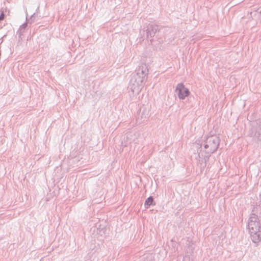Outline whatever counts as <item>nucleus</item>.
<instances>
[{
    "label": "nucleus",
    "mask_w": 261,
    "mask_h": 261,
    "mask_svg": "<svg viewBox=\"0 0 261 261\" xmlns=\"http://www.w3.org/2000/svg\"><path fill=\"white\" fill-rule=\"evenodd\" d=\"M220 140L219 138L216 135H212L208 136L204 141L203 143V147H202V145L196 143L195 145V147L197 149L200 148V152H201V156L203 159L201 160L203 162L201 163L203 168L206 166V162L208 161L209 158L211 155L215 152L218 149Z\"/></svg>",
    "instance_id": "nucleus-1"
},
{
    "label": "nucleus",
    "mask_w": 261,
    "mask_h": 261,
    "mask_svg": "<svg viewBox=\"0 0 261 261\" xmlns=\"http://www.w3.org/2000/svg\"><path fill=\"white\" fill-rule=\"evenodd\" d=\"M148 74L146 64H142L133 73L128 88L133 94H138L141 90L147 81Z\"/></svg>",
    "instance_id": "nucleus-2"
},
{
    "label": "nucleus",
    "mask_w": 261,
    "mask_h": 261,
    "mask_svg": "<svg viewBox=\"0 0 261 261\" xmlns=\"http://www.w3.org/2000/svg\"><path fill=\"white\" fill-rule=\"evenodd\" d=\"M248 228L252 242L258 243L261 241V230L258 217L252 213L249 218Z\"/></svg>",
    "instance_id": "nucleus-3"
},
{
    "label": "nucleus",
    "mask_w": 261,
    "mask_h": 261,
    "mask_svg": "<svg viewBox=\"0 0 261 261\" xmlns=\"http://www.w3.org/2000/svg\"><path fill=\"white\" fill-rule=\"evenodd\" d=\"M175 91L178 98L182 100L185 99L186 97L188 96L190 94L189 89L182 83L177 85Z\"/></svg>",
    "instance_id": "nucleus-4"
},
{
    "label": "nucleus",
    "mask_w": 261,
    "mask_h": 261,
    "mask_svg": "<svg viewBox=\"0 0 261 261\" xmlns=\"http://www.w3.org/2000/svg\"><path fill=\"white\" fill-rule=\"evenodd\" d=\"M158 30L159 27L155 24L149 23L147 25L145 31L146 37L150 40L151 43H152V38L154 36L155 33Z\"/></svg>",
    "instance_id": "nucleus-5"
},
{
    "label": "nucleus",
    "mask_w": 261,
    "mask_h": 261,
    "mask_svg": "<svg viewBox=\"0 0 261 261\" xmlns=\"http://www.w3.org/2000/svg\"><path fill=\"white\" fill-rule=\"evenodd\" d=\"M139 116L142 121L147 120L149 117V110L146 107H142L140 108Z\"/></svg>",
    "instance_id": "nucleus-6"
},
{
    "label": "nucleus",
    "mask_w": 261,
    "mask_h": 261,
    "mask_svg": "<svg viewBox=\"0 0 261 261\" xmlns=\"http://www.w3.org/2000/svg\"><path fill=\"white\" fill-rule=\"evenodd\" d=\"M155 203L154 201L153 197L149 196L145 201L144 206L146 208H148L150 205H155Z\"/></svg>",
    "instance_id": "nucleus-7"
},
{
    "label": "nucleus",
    "mask_w": 261,
    "mask_h": 261,
    "mask_svg": "<svg viewBox=\"0 0 261 261\" xmlns=\"http://www.w3.org/2000/svg\"><path fill=\"white\" fill-rule=\"evenodd\" d=\"M27 27V23L25 22L20 25L17 33L18 34L19 37H20L22 34L24 32L26 27Z\"/></svg>",
    "instance_id": "nucleus-8"
},
{
    "label": "nucleus",
    "mask_w": 261,
    "mask_h": 261,
    "mask_svg": "<svg viewBox=\"0 0 261 261\" xmlns=\"http://www.w3.org/2000/svg\"><path fill=\"white\" fill-rule=\"evenodd\" d=\"M254 10L250 13L251 15L252 16L253 15H255V13L261 15V6L257 8H254Z\"/></svg>",
    "instance_id": "nucleus-9"
},
{
    "label": "nucleus",
    "mask_w": 261,
    "mask_h": 261,
    "mask_svg": "<svg viewBox=\"0 0 261 261\" xmlns=\"http://www.w3.org/2000/svg\"><path fill=\"white\" fill-rule=\"evenodd\" d=\"M254 136L257 138L259 140H261V128L259 130L256 131L255 133Z\"/></svg>",
    "instance_id": "nucleus-10"
},
{
    "label": "nucleus",
    "mask_w": 261,
    "mask_h": 261,
    "mask_svg": "<svg viewBox=\"0 0 261 261\" xmlns=\"http://www.w3.org/2000/svg\"><path fill=\"white\" fill-rule=\"evenodd\" d=\"M4 14L3 13H2L0 14V21L4 19Z\"/></svg>",
    "instance_id": "nucleus-11"
},
{
    "label": "nucleus",
    "mask_w": 261,
    "mask_h": 261,
    "mask_svg": "<svg viewBox=\"0 0 261 261\" xmlns=\"http://www.w3.org/2000/svg\"><path fill=\"white\" fill-rule=\"evenodd\" d=\"M34 15H35V14H33V15L31 16V18H33V17H34Z\"/></svg>",
    "instance_id": "nucleus-12"
},
{
    "label": "nucleus",
    "mask_w": 261,
    "mask_h": 261,
    "mask_svg": "<svg viewBox=\"0 0 261 261\" xmlns=\"http://www.w3.org/2000/svg\"><path fill=\"white\" fill-rule=\"evenodd\" d=\"M198 157H199V158H200V153H198Z\"/></svg>",
    "instance_id": "nucleus-13"
}]
</instances>
